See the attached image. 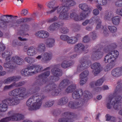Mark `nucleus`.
<instances>
[{"mask_svg": "<svg viewBox=\"0 0 122 122\" xmlns=\"http://www.w3.org/2000/svg\"><path fill=\"white\" fill-rule=\"evenodd\" d=\"M50 74V71L46 72L36 76V79L32 84L34 87L32 91V93H35L27 100L26 105L29 107V109L31 111L39 109L41 106L42 101L45 98L44 94L41 93H37L40 90L39 86L45 84L47 81L48 76Z\"/></svg>", "mask_w": 122, "mask_h": 122, "instance_id": "f257e3e1", "label": "nucleus"}, {"mask_svg": "<svg viewBox=\"0 0 122 122\" xmlns=\"http://www.w3.org/2000/svg\"><path fill=\"white\" fill-rule=\"evenodd\" d=\"M122 97L120 95L116 96L115 98L111 97H109L107 99V107L108 109L111 108V105L113 106L114 108L118 110L120 109L118 112V114L122 116Z\"/></svg>", "mask_w": 122, "mask_h": 122, "instance_id": "f03ea898", "label": "nucleus"}, {"mask_svg": "<svg viewBox=\"0 0 122 122\" xmlns=\"http://www.w3.org/2000/svg\"><path fill=\"white\" fill-rule=\"evenodd\" d=\"M57 86L55 83H50L42 88L41 91L42 92L46 93H48L52 91L51 92L52 95L54 96H57L61 91V89L57 88Z\"/></svg>", "mask_w": 122, "mask_h": 122, "instance_id": "7ed1b4c3", "label": "nucleus"}, {"mask_svg": "<svg viewBox=\"0 0 122 122\" xmlns=\"http://www.w3.org/2000/svg\"><path fill=\"white\" fill-rule=\"evenodd\" d=\"M26 91L25 88L21 87L9 92V95L11 96L16 97L23 98L30 95L29 92Z\"/></svg>", "mask_w": 122, "mask_h": 122, "instance_id": "20e7f679", "label": "nucleus"}, {"mask_svg": "<svg viewBox=\"0 0 122 122\" xmlns=\"http://www.w3.org/2000/svg\"><path fill=\"white\" fill-rule=\"evenodd\" d=\"M118 53L116 54L106 56L104 59V62L105 63H109L105 68L106 71H108L112 69L115 65V61L116 59L118 57Z\"/></svg>", "mask_w": 122, "mask_h": 122, "instance_id": "39448f33", "label": "nucleus"}, {"mask_svg": "<svg viewBox=\"0 0 122 122\" xmlns=\"http://www.w3.org/2000/svg\"><path fill=\"white\" fill-rule=\"evenodd\" d=\"M24 61V60L22 58L16 56L12 57L10 61L5 63L4 66L5 68L14 69L15 67L16 64L22 65Z\"/></svg>", "mask_w": 122, "mask_h": 122, "instance_id": "423d86ee", "label": "nucleus"}, {"mask_svg": "<svg viewBox=\"0 0 122 122\" xmlns=\"http://www.w3.org/2000/svg\"><path fill=\"white\" fill-rule=\"evenodd\" d=\"M63 118L58 120L59 122H72V118L76 117L77 115L75 113L70 112H66L62 113Z\"/></svg>", "mask_w": 122, "mask_h": 122, "instance_id": "0eeeda50", "label": "nucleus"}, {"mask_svg": "<svg viewBox=\"0 0 122 122\" xmlns=\"http://www.w3.org/2000/svg\"><path fill=\"white\" fill-rule=\"evenodd\" d=\"M70 7H59L57 9V13H60L59 18L62 20H67L69 18L68 10Z\"/></svg>", "mask_w": 122, "mask_h": 122, "instance_id": "6e6552de", "label": "nucleus"}, {"mask_svg": "<svg viewBox=\"0 0 122 122\" xmlns=\"http://www.w3.org/2000/svg\"><path fill=\"white\" fill-rule=\"evenodd\" d=\"M92 97L91 94L87 91H85L84 92L83 95L80 98L79 101L77 102L79 107L83 106L86 102L87 100Z\"/></svg>", "mask_w": 122, "mask_h": 122, "instance_id": "1a4fd4ad", "label": "nucleus"}, {"mask_svg": "<svg viewBox=\"0 0 122 122\" xmlns=\"http://www.w3.org/2000/svg\"><path fill=\"white\" fill-rule=\"evenodd\" d=\"M93 55L97 59H99L102 57L103 56L104 51L102 46L98 45L95 47L93 50Z\"/></svg>", "mask_w": 122, "mask_h": 122, "instance_id": "9d476101", "label": "nucleus"}, {"mask_svg": "<svg viewBox=\"0 0 122 122\" xmlns=\"http://www.w3.org/2000/svg\"><path fill=\"white\" fill-rule=\"evenodd\" d=\"M116 47V44H113L106 46L103 49L104 52L105 53L109 52L106 56L110 55H113V54H116L117 52L118 53V56L119 54V52L118 51L115 50Z\"/></svg>", "mask_w": 122, "mask_h": 122, "instance_id": "9b49d317", "label": "nucleus"}, {"mask_svg": "<svg viewBox=\"0 0 122 122\" xmlns=\"http://www.w3.org/2000/svg\"><path fill=\"white\" fill-rule=\"evenodd\" d=\"M57 4V2L55 0L50 1L47 4V6L50 9H52L51 10L47 12V14H51L56 10H57L59 7V5L56 6Z\"/></svg>", "mask_w": 122, "mask_h": 122, "instance_id": "f8f14e48", "label": "nucleus"}, {"mask_svg": "<svg viewBox=\"0 0 122 122\" xmlns=\"http://www.w3.org/2000/svg\"><path fill=\"white\" fill-rule=\"evenodd\" d=\"M82 62L79 66V69L82 70L87 68L91 64V61L88 60L86 56H84L81 59Z\"/></svg>", "mask_w": 122, "mask_h": 122, "instance_id": "ddd939ff", "label": "nucleus"}, {"mask_svg": "<svg viewBox=\"0 0 122 122\" xmlns=\"http://www.w3.org/2000/svg\"><path fill=\"white\" fill-rule=\"evenodd\" d=\"M13 17L12 15L10 19V22L9 24L10 27H17L21 23L25 22L24 18L16 20V19Z\"/></svg>", "mask_w": 122, "mask_h": 122, "instance_id": "4468645a", "label": "nucleus"}, {"mask_svg": "<svg viewBox=\"0 0 122 122\" xmlns=\"http://www.w3.org/2000/svg\"><path fill=\"white\" fill-rule=\"evenodd\" d=\"M102 67L100 64L99 63L95 62L93 64L92 67V72L95 76L100 73Z\"/></svg>", "mask_w": 122, "mask_h": 122, "instance_id": "2eb2a0df", "label": "nucleus"}, {"mask_svg": "<svg viewBox=\"0 0 122 122\" xmlns=\"http://www.w3.org/2000/svg\"><path fill=\"white\" fill-rule=\"evenodd\" d=\"M12 16L11 15H3L1 16L0 19V27H3L5 26L6 23L8 24V25L9 26V23L10 22V20L9 21H7L5 19V17H6L7 18L8 17H11Z\"/></svg>", "mask_w": 122, "mask_h": 122, "instance_id": "dca6fc26", "label": "nucleus"}, {"mask_svg": "<svg viewBox=\"0 0 122 122\" xmlns=\"http://www.w3.org/2000/svg\"><path fill=\"white\" fill-rule=\"evenodd\" d=\"M23 98L16 97L15 98L6 99L8 105L10 106L17 105L20 103V100Z\"/></svg>", "mask_w": 122, "mask_h": 122, "instance_id": "f3484780", "label": "nucleus"}, {"mask_svg": "<svg viewBox=\"0 0 122 122\" xmlns=\"http://www.w3.org/2000/svg\"><path fill=\"white\" fill-rule=\"evenodd\" d=\"M61 2V6L60 7H70L75 5V3L72 1L69 0H60Z\"/></svg>", "mask_w": 122, "mask_h": 122, "instance_id": "a211bd4d", "label": "nucleus"}, {"mask_svg": "<svg viewBox=\"0 0 122 122\" xmlns=\"http://www.w3.org/2000/svg\"><path fill=\"white\" fill-rule=\"evenodd\" d=\"M85 47L81 43H79L76 45L74 48L75 51L78 54H81L84 51Z\"/></svg>", "mask_w": 122, "mask_h": 122, "instance_id": "6ab92c4d", "label": "nucleus"}, {"mask_svg": "<svg viewBox=\"0 0 122 122\" xmlns=\"http://www.w3.org/2000/svg\"><path fill=\"white\" fill-rule=\"evenodd\" d=\"M43 54V56L41 60L43 62L47 63L52 59V55L51 53L45 52Z\"/></svg>", "mask_w": 122, "mask_h": 122, "instance_id": "aec40b11", "label": "nucleus"}, {"mask_svg": "<svg viewBox=\"0 0 122 122\" xmlns=\"http://www.w3.org/2000/svg\"><path fill=\"white\" fill-rule=\"evenodd\" d=\"M112 75L115 77H118L122 75V66L113 69L111 72Z\"/></svg>", "mask_w": 122, "mask_h": 122, "instance_id": "412c9836", "label": "nucleus"}, {"mask_svg": "<svg viewBox=\"0 0 122 122\" xmlns=\"http://www.w3.org/2000/svg\"><path fill=\"white\" fill-rule=\"evenodd\" d=\"M84 93L83 92L81 89H79L75 90L72 94L73 98L75 99H77L80 98L83 95Z\"/></svg>", "mask_w": 122, "mask_h": 122, "instance_id": "4be33fe9", "label": "nucleus"}, {"mask_svg": "<svg viewBox=\"0 0 122 122\" xmlns=\"http://www.w3.org/2000/svg\"><path fill=\"white\" fill-rule=\"evenodd\" d=\"M51 71L52 74L54 76H61L62 75V70L56 67L52 68Z\"/></svg>", "mask_w": 122, "mask_h": 122, "instance_id": "5701e85b", "label": "nucleus"}, {"mask_svg": "<svg viewBox=\"0 0 122 122\" xmlns=\"http://www.w3.org/2000/svg\"><path fill=\"white\" fill-rule=\"evenodd\" d=\"M36 36L43 39L47 38L49 36V33L46 31L41 30L38 31L36 34Z\"/></svg>", "mask_w": 122, "mask_h": 122, "instance_id": "b1692460", "label": "nucleus"}, {"mask_svg": "<svg viewBox=\"0 0 122 122\" xmlns=\"http://www.w3.org/2000/svg\"><path fill=\"white\" fill-rule=\"evenodd\" d=\"M7 102L6 99L3 100L2 103L0 104V111L1 112H4L7 109Z\"/></svg>", "mask_w": 122, "mask_h": 122, "instance_id": "393cba45", "label": "nucleus"}, {"mask_svg": "<svg viewBox=\"0 0 122 122\" xmlns=\"http://www.w3.org/2000/svg\"><path fill=\"white\" fill-rule=\"evenodd\" d=\"M68 101V98L67 97H63L59 99L57 102V104L60 106H63L66 104Z\"/></svg>", "mask_w": 122, "mask_h": 122, "instance_id": "a878e982", "label": "nucleus"}, {"mask_svg": "<svg viewBox=\"0 0 122 122\" xmlns=\"http://www.w3.org/2000/svg\"><path fill=\"white\" fill-rule=\"evenodd\" d=\"M74 61H70L68 60H65L61 64V67L64 69H66L73 65L74 64Z\"/></svg>", "mask_w": 122, "mask_h": 122, "instance_id": "bb28decb", "label": "nucleus"}, {"mask_svg": "<svg viewBox=\"0 0 122 122\" xmlns=\"http://www.w3.org/2000/svg\"><path fill=\"white\" fill-rule=\"evenodd\" d=\"M36 53V49L35 47L32 46L29 47L27 52V54L28 55L33 56L35 55Z\"/></svg>", "mask_w": 122, "mask_h": 122, "instance_id": "cd10ccee", "label": "nucleus"}, {"mask_svg": "<svg viewBox=\"0 0 122 122\" xmlns=\"http://www.w3.org/2000/svg\"><path fill=\"white\" fill-rule=\"evenodd\" d=\"M71 83V82L68 80L64 79L62 80L60 83L59 87L61 88H64L69 84Z\"/></svg>", "mask_w": 122, "mask_h": 122, "instance_id": "c85d7f7f", "label": "nucleus"}, {"mask_svg": "<svg viewBox=\"0 0 122 122\" xmlns=\"http://www.w3.org/2000/svg\"><path fill=\"white\" fill-rule=\"evenodd\" d=\"M55 42L54 39L53 38H50L46 40L45 44L47 47L51 48L54 46Z\"/></svg>", "mask_w": 122, "mask_h": 122, "instance_id": "c756f323", "label": "nucleus"}, {"mask_svg": "<svg viewBox=\"0 0 122 122\" xmlns=\"http://www.w3.org/2000/svg\"><path fill=\"white\" fill-rule=\"evenodd\" d=\"M68 106L69 107L73 109H76L80 107L78 102L76 101L70 102L68 103Z\"/></svg>", "mask_w": 122, "mask_h": 122, "instance_id": "7c9ffc66", "label": "nucleus"}, {"mask_svg": "<svg viewBox=\"0 0 122 122\" xmlns=\"http://www.w3.org/2000/svg\"><path fill=\"white\" fill-rule=\"evenodd\" d=\"M113 16L112 12L109 11H106L104 14V19L105 20H110L112 19Z\"/></svg>", "mask_w": 122, "mask_h": 122, "instance_id": "2f4dec72", "label": "nucleus"}, {"mask_svg": "<svg viewBox=\"0 0 122 122\" xmlns=\"http://www.w3.org/2000/svg\"><path fill=\"white\" fill-rule=\"evenodd\" d=\"M79 6L83 10V11L86 12L89 11V12H91L92 11V10L89 8L88 6L85 3H82L79 4Z\"/></svg>", "mask_w": 122, "mask_h": 122, "instance_id": "473e14b6", "label": "nucleus"}, {"mask_svg": "<svg viewBox=\"0 0 122 122\" xmlns=\"http://www.w3.org/2000/svg\"><path fill=\"white\" fill-rule=\"evenodd\" d=\"M37 51L40 53H43L45 51L46 47L45 45L43 43L39 44L36 48Z\"/></svg>", "mask_w": 122, "mask_h": 122, "instance_id": "72a5a7b5", "label": "nucleus"}, {"mask_svg": "<svg viewBox=\"0 0 122 122\" xmlns=\"http://www.w3.org/2000/svg\"><path fill=\"white\" fill-rule=\"evenodd\" d=\"M55 102V101L54 100H48L43 103V106L45 107H49L53 106Z\"/></svg>", "mask_w": 122, "mask_h": 122, "instance_id": "f704fd0d", "label": "nucleus"}, {"mask_svg": "<svg viewBox=\"0 0 122 122\" xmlns=\"http://www.w3.org/2000/svg\"><path fill=\"white\" fill-rule=\"evenodd\" d=\"M10 52L9 51H6L2 53V56L3 58H6V61H9L10 60L11 58Z\"/></svg>", "mask_w": 122, "mask_h": 122, "instance_id": "c9c22d12", "label": "nucleus"}, {"mask_svg": "<svg viewBox=\"0 0 122 122\" xmlns=\"http://www.w3.org/2000/svg\"><path fill=\"white\" fill-rule=\"evenodd\" d=\"M35 72L33 71H31V72H30L27 70V69H25L22 70L21 71V75L24 76H27L29 75H32L33 74H34V73Z\"/></svg>", "mask_w": 122, "mask_h": 122, "instance_id": "e433bc0d", "label": "nucleus"}, {"mask_svg": "<svg viewBox=\"0 0 122 122\" xmlns=\"http://www.w3.org/2000/svg\"><path fill=\"white\" fill-rule=\"evenodd\" d=\"M121 19V17L120 16H115L112 19V23L115 25H118Z\"/></svg>", "mask_w": 122, "mask_h": 122, "instance_id": "4c0bfd02", "label": "nucleus"}, {"mask_svg": "<svg viewBox=\"0 0 122 122\" xmlns=\"http://www.w3.org/2000/svg\"><path fill=\"white\" fill-rule=\"evenodd\" d=\"M76 88L75 84L72 85L68 86L67 88L65 91L67 93H70L72 92Z\"/></svg>", "mask_w": 122, "mask_h": 122, "instance_id": "58836bf2", "label": "nucleus"}, {"mask_svg": "<svg viewBox=\"0 0 122 122\" xmlns=\"http://www.w3.org/2000/svg\"><path fill=\"white\" fill-rule=\"evenodd\" d=\"M89 71L87 70H85L81 72L80 74V77L81 79H86L89 74Z\"/></svg>", "mask_w": 122, "mask_h": 122, "instance_id": "ea45409f", "label": "nucleus"}, {"mask_svg": "<svg viewBox=\"0 0 122 122\" xmlns=\"http://www.w3.org/2000/svg\"><path fill=\"white\" fill-rule=\"evenodd\" d=\"M67 41L68 44L73 45L77 42V39L73 37H70L68 36Z\"/></svg>", "mask_w": 122, "mask_h": 122, "instance_id": "a19ab883", "label": "nucleus"}, {"mask_svg": "<svg viewBox=\"0 0 122 122\" xmlns=\"http://www.w3.org/2000/svg\"><path fill=\"white\" fill-rule=\"evenodd\" d=\"M35 66H36L35 70L36 71H33V72H35L34 73V74L43 70L42 66L41 65H35Z\"/></svg>", "mask_w": 122, "mask_h": 122, "instance_id": "79ce46f5", "label": "nucleus"}, {"mask_svg": "<svg viewBox=\"0 0 122 122\" xmlns=\"http://www.w3.org/2000/svg\"><path fill=\"white\" fill-rule=\"evenodd\" d=\"M90 12H89V11L86 12L83 11L80 15V16L81 20H82L86 18Z\"/></svg>", "mask_w": 122, "mask_h": 122, "instance_id": "37998d69", "label": "nucleus"}, {"mask_svg": "<svg viewBox=\"0 0 122 122\" xmlns=\"http://www.w3.org/2000/svg\"><path fill=\"white\" fill-rule=\"evenodd\" d=\"M118 84L116 87V92L117 94H120L121 95H122V83H120Z\"/></svg>", "mask_w": 122, "mask_h": 122, "instance_id": "c03bdc74", "label": "nucleus"}, {"mask_svg": "<svg viewBox=\"0 0 122 122\" xmlns=\"http://www.w3.org/2000/svg\"><path fill=\"white\" fill-rule=\"evenodd\" d=\"M29 26L27 24H23L20 25V29L22 30L27 31L29 30Z\"/></svg>", "mask_w": 122, "mask_h": 122, "instance_id": "a18cd8bd", "label": "nucleus"}, {"mask_svg": "<svg viewBox=\"0 0 122 122\" xmlns=\"http://www.w3.org/2000/svg\"><path fill=\"white\" fill-rule=\"evenodd\" d=\"M60 76H51L49 77L51 81L53 82H55L58 81L60 79Z\"/></svg>", "mask_w": 122, "mask_h": 122, "instance_id": "49530a36", "label": "nucleus"}, {"mask_svg": "<svg viewBox=\"0 0 122 122\" xmlns=\"http://www.w3.org/2000/svg\"><path fill=\"white\" fill-rule=\"evenodd\" d=\"M96 22L97 24L96 26L97 29L101 28L103 29V26L102 24V21L101 20L99 19H97L96 20Z\"/></svg>", "mask_w": 122, "mask_h": 122, "instance_id": "de8ad7c7", "label": "nucleus"}, {"mask_svg": "<svg viewBox=\"0 0 122 122\" xmlns=\"http://www.w3.org/2000/svg\"><path fill=\"white\" fill-rule=\"evenodd\" d=\"M105 80L104 78H102L97 81L95 82V85L96 86H99L102 85Z\"/></svg>", "mask_w": 122, "mask_h": 122, "instance_id": "09e8293b", "label": "nucleus"}, {"mask_svg": "<svg viewBox=\"0 0 122 122\" xmlns=\"http://www.w3.org/2000/svg\"><path fill=\"white\" fill-rule=\"evenodd\" d=\"M13 83L14 86L16 87H19L24 85L25 84V82L24 81H21L17 83L14 82Z\"/></svg>", "mask_w": 122, "mask_h": 122, "instance_id": "8fccbe9b", "label": "nucleus"}, {"mask_svg": "<svg viewBox=\"0 0 122 122\" xmlns=\"http://www.w3.org/2000/svg\"><path fill=\"white\" fill-rule=\"evenodd\" d=\"M9 121H16V114H14L11 116L7 117Z\"/></svg>", "mask_w": 122, "mask_h": 122, "instance_id": "3c124183", "label": "nucleus"}, {"mask_svg": "<svg viewBox=\"0 0 122 122\" xmlns=\"http://www.w3.org/2000/svg\"><path fill=\"white\" fill-rule=\"evenodd\" d=\"M12 81H17L21 78L20 76H11Z\"/></svg>", "mask_w": 122, "mask_h": 122, "instance_id": "603ef678", "label": "nucleus"}, {"mask_svg": "<svg viewBox=\"0 0 122 122\" xmlns=\"http://www.w3.org/2000/svg\"><path fill=\"white\" fill-rule=\"evenodd\" d=\"M35 65H32V66L29 65L27 66V67L26 69H27V70L29 71L30 72H31V71H32L33 70H35Z\"/></svg>", "mask_w": 122, "mask_h": 122, "instance_id": "864d4df0", "label": "nucleus"}, {"mask_svg": "<svg viewBox=\"0 0 122 122\" xmlns=\"http://www.w3.org/2000/svg\"><path fill=\"white\" fill-rule=\"evenodd\" d=\"M69 31V30L66 27H62L60 30L61 33L63 34H66Z\"/></svg>", "mask_w": 122, "mask_h": 122, "instance_id": "5fc2aeb1", "label": "nucleus"}, {"mask_svg": "<svg viewBox=\"0 0 122 122\" xmlns=\"http://www.w3.org/2000/svg\"><path fill=\"white\" fill-rule=\"evenodd\" d=\"M25 61L29 63H31L33 61V59L30 57L27 56L25 58Z\"/></svg>", "mask_w": 122, "mask_h": 122, "instance_id": "6e6d98bb", "label": "nucleus"}, {"mask_svg": "<svg viewBox=\"0 0 122 122\" xmlns=\"http://www.w3.org/2000/svg\"><path fill=\"white\" fill-rule=\"evenodd\" d=\"M108 28L109 30L112 33H114L117 31V28L116 27L111 26H109Z\"/></svg>", "mask_w": 122, "mask_h": 122, "instance_id": "4d7b16f0", "label": "nucleus"}, {"mask_svg": "<svg viewBox=\"0 0 122 122\" xmlns=\"http://www.w3.org/2000/svg\"><path fill=\"white\" fill-rule=\"evenodd\" d=\"M12 82L11 78L10 77H9L6 79H5L3 81V83L5 84H8L9 83Z\"/></svg>", "mask_w": 122, "mask_h": 122, "instance_id": "13d9d810", "label": "nucleus"}, {"mask_svg": "<svg viewBox=\"0 0 122 122\" xmlns=\"http://www.w3.org/2000/svg\"><path fill=\"white\" fill-rule=\"evenodd\" d=\"M56 28H58L60 26L63 25L64 23L61 22H58L53 24Z\"/></svg>", "mask_w": 122, "mask_h": 122, "instance_id": "bf43d9fd", "label": "nucleus"}, {"mask_svg": "<svg viewBox=\"0 0 122 122\" xmlns=\"http://www.w3.org/2000/svg\"><path fill=\"white\" fill-rule=\"evenodd\" d=\"M115 5L117 7H122V0H118L116 1L115 3Z\"/></svg>", "mask_w": 122, "mask_h": 122, "instance_id": "052dcab7", "label": "nucleus"}, {"mask_svg": "<svg viewBox=\"0 0 122 122\" xmlns=\"http://www.w3.org/2000/svg\"><path fill=\"white\" fill-rule=\"evenodd\" d=\"M16 121H19L22 119H23L24 116L21 114H16Z\"/></svg>", "mask_w": 122, "mask_h": 122, "instance_id": "680f3d73", "label": "nucleus"}, {"mask_svg": "<svg viewBox=\"0 0 122 122\" xmlns=\"http://www.w3.org/2000/svg\"><path fill=\"white\" fill-rule=\"evenodd\" d=\"M70 17L73 19L76 14L75 11L74 10H72L70 12Z\"/></svg>", "mask_w": 122, "mask_h": 122, "instance_id": "e2e57ef3", "label": "nucleus"}, {"mask_svg": "<svg viewBox=\"0 0 122 122\" xmlns=\"http://www.w3.org/2000/svg\"><path fill=\"white\" fill-rule=\"evenodd\" d=\"M56 29L53 24L51 25L48 28V30L49 32H51Z\"/></svg>", "mask_w": 122, "mask_h": 122, "instance_id": "0e129e2a", "label": "nucleus"}, {"mask_svg": "<svg viewBox=\"0 0 122 122\" xmlns=\"http://www.w3.org/2000/svg\"><path fill=\"white\" fill-rule=\"evenodd\" d=\"M14 86L13 83L9 85H6L5 86L4 88V90L5 91H6Z\"/></svg>", "mask_w": 122, "mask_h": 122, "instance_id": "69168bd1", "label": "nucleus"}, {"mask_svg": "<svg viewBox=\"0 0 122 122\" xmlns=\"http://www.w3.org/2000/svg\"><path fill=\"white\" fill-rule=\"evenodd\" d=\"M90 37L93 40L96 39L97 37L96 33L94 32H92L90 33Z\"/></svg>", "mask_w": 122, "mask_h": 122, "instance_id": "338daca9", "label": "nucleus"}, {"mask_svg": "<svg viewBox=\"0 0 122 122\" xmlns=\"http://www.w3.org/2000/svg\"><path fill=\"white\" fill-rule=\"evenodd\" d=\"M90 40L89 38L87 35L85 36L83 38V41L84 43H87L89 42Z\"/></svg>", "mask_w": 122, "mask_h": 122, "instance_id": "774afa93", "label": "nucleus"}]
</instances>
